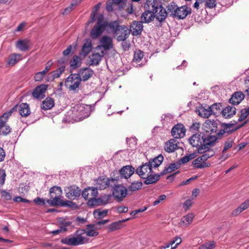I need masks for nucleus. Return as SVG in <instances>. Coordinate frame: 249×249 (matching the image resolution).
I'll return each mask as SVG.
<instances>
[{"mask_svg":"<svg viewBox=\"0 0 249 249\" xmlns=\"http://www.w3.org/2000/svg\"><path fill=\"white\" fill-rule=\"evenodd\" d=\"M191 9L186 5L178 7L175 17L178 19H184L188 15L191 14Z\"/></svg>","mask_w":249,"mask_h":249,"instance_id":"obj_21","label":"nucleus"},{"mask_svg":"<svg viewBox=\"0 0 249 249\" xmlns=\"http://www.w3.org/2000/svg\"><path fill=\"white\" fill-rule=\"evenodd\" d=\"M215 247V243L214 241L207 242L200 245L198 249H213Z\"/></svg>","mask_w":249,"mask_h":249,"instance_id":"obj_49","label":"nucleus"},{"mask_svg":"<svg viewBox=\"0 0 249 249\" xmlns=\"http://www.w3.org/2000/svg\"><path fill=\"white\" fill-rule=\"evenodd\" d=\"M142 22L141 21H133L130 26V33L134 36H137L141 34L143 30Z\"/></svg>","mask_w":249,"mask_h":249,"instance_id":"obj_17","label":"nucleus"},{"mask_svg":"<svg viewBox=\"0 0 249 249\" xmlns=\"http://www.w3.org/2000/svg\"><path fill=\"white\" fill-rule=\"evenodd\" d=\"M166 8L167 10H165V11L167 12V15L169 14L170 16L175 17L178 8V6L175 2H172L170 3L166 6Z\"/></svg>","mask_w":249,"mask_h":249,"instance_id":"obj_33","label":"nucleus"},{"mask_svg":"<svg viewBox=\"0 0 249 249\" xmlns=\"http://www.w3.org/2000/svg\"><path fill=\"white\" fill-rule=\"evenodd\" d=\"M244 97L245 95L243 92L237 91L233 94L229 99V102L234 105H238L244 99Z\"/></svg>","mask_w":249,"mask_h":249,"instance_id":"obj_25","label":"nucleus"},{"mask_svg":"<svg viewBox=\"0 0 249 249\" xmlns=\"http://www.w3.org/2000/svg\"><path fill=\"white\" fill-rule=\"evenodd\" d=\"M186 129L181 124H178L173 126L171 130V134L175 139H179L184 137Z\"/></svg>","mask_w":249,"mask_h":249,"instance_id":"obj_14","label":"nucleus"},{"mask_svg":"<svg viewBox=\"0 0 249 249\" xmlns=\"http://www.w3.org/2000/svg\"><path fill=\"white\" fill-rule=\"evenodd\" d=\"M144 7L145 11L141 16L142 22L149 23L155 18L160 22H162L167 17L165 9L157 0H146Z\"/></svg>","mask_w":249,"mask_h":249,"instance_id":"obj_1","label":"nucleus"},{"mask_svg":"<svg viewBox=\"0 0 249 249\" xmlns=\"http://www.w3.org/2000/svg\"><path fill=\"white\" fill-rule=\"evenodd\" d=\"M131 218L129 217L125 219H123L112 223L108 227L109 231H114L120 229L123 227L122 223L129 220Z\"/></svg>","mask_w":249,"mask_h":249,"instance_id":"obj_30","label":"nucleus"},{"mask_svg":"<svg viewBox=\"0 0 249 249\" xmlns=\"http://www.w3.org/2000/svg\"><path fill=\"white\" fill-rule=\"evenodd\" d=\"M127 189L122 185L115 186L113 190V196L119 201H121L127 195Z\"/></svg>","mask_w":249,"mask_h":249,"instance_id":"obj_12","label":"nucleus"},{"mask_svg":"<svg viewBox=\"0 0 249 249\" xmlns=\"http://www.w3.org/2000/svg\"><path fill=\"white\" fill-rule=\"evenodd\" d=\"M12 109H29V106L26 103H21L15 105Z\"/></svg>","mask_w":249,"mask_h":249,"instance_id":"obj_54","label":"nucleus"},{"mask_svg":"<svg viewBox=\"0 0 249 249\" xmlns=\"http://www.w3.org/2000/svg\"><path fill=\"white\" fill-rule=\"evenodd\" d=\"M85 110H69L63 121L65 122H71V121H80L89 116V111L85 115Z\"/></svg>","mask_w":249,"mask_h":249,"instance_id":"obj_6","label":"nucleus"},{"mask_svg":"<svg viewBox=\"0 0 249 249\" xmlns=\"http://www.w3.org/2000/svg\"><path fill=\"white\" fill-rule=\"evenodd\" d=\"M86 233L88 236L94 237L99 234L94 224L86 225V229H79L74 232L75 236L72 237H66L61 239V242L64 244L76 246L84 244L88 242V239L83 236Z\"/></svg>","mask_w":249,"mask_h":249,"instance_id":"obj_2","label":"nucleus"},{"mask_svg":"<svg viewBox=\"0 0 249 249\" xmlns=\"http://www.w3.org/2000/svg\"><path fill=\"white\" fill-rule=\"evenodd\" d=\"M195 111L199 116L203 118H208L213 113V110H195Z\"/></svg>","mask_w":249,"mask_h":249,"instance_id":"obj_41","label":"nucleus"},{"mask_svg":"<svg viewBox=\"0 0 249 249\" xmlns=\"http://www.w3.org/2000/svg\"><path fill=\"white\" fill-rule=\"evenodd\" d=\"M92 45L90 39H86L84 42L80 54L84 57L86 56L92 50Z\"/></svg>","mask_w":249,"mask_h":249,"instance_id":"obj_24","label":"nucleus"},{"mask_svg":"<svg viewBox=\"0 0 249 249\" xmlns=\"http://www.w3.org/2000/svg\"><path fill=\"white\" fill-rule=\"evenodd\" d=\"M194 167L196 168L202 169L205 167L210 166L211 164L209 162L203 161L200 157L197 158L193 162Z\"/></svg>","mask_w":249,"mask_h":249,"instance_id":"obj_31","label":"nucleus"},{"mask_svg":"<svg viewBox=\"0 0 249 249\" xmlns=\"http://www.w3.org/2000/svg\"><path fill=\"white\" fill-rule=\"evenodd\" d=\"M107 210H102V209H98L94 210L93 214L95 218L101 219L105 217L107 214Z\"/></svg>","mask_w":249,"mask_h":249,"instance_id":"obj_36","label":"nucleus"},{"mask_svg":"<svg viewBox=\"0 0 249 249\" xmlns=\"http://www.w3.org/2000/svg\"><path fill=\"white\" fill-rule=\"evenodd\" d=\"M142 186V181H133L131 185L128 186L127 189L128 191L134 192L140 190Z\"/></svg>","mask_w":249,"mask_h":249,"instance_id":"obj_39","label":"nucleus"},{"mask_svg":"<svg viewBox=\"0 0 249 249\" xmlns=\"http://www.w3.org/2000/svg\"><path fill=\"white\" fill-rule=\"evenodd\" d=\"M1 194L2 196L4 197V198L7 200H10L12 199V196L10 194L4 190L1 191Z\"/></svg>","mask_w":249,"mask_h":249,"instance_id":"obj_56","label":"nucleus"},{"mask_svg":"<svg viewBox=\"0 0 249 249\" xmlns=\"http://www.w3.org/2000/svg\"><path fill=\"white\" fill-rule=\"evenodd\" d=\"M136 171L135 168L131 165H126L123 166L119 170V174L121 178L128 179Z\"/></svg>","mask_w":249,"mask_h":249,"instance_id":"obj_18","label":"nucleus"},{"mask_svg":"<svg viewBox=\"0 0 249 249\" xmlns=\"http://www.w3.org/2000/svg\"><path fill=\"white\" fill-rule=\"evenodd\" d=\"M57 206L59 207H67L71 208H77V205L76 203L73 202L71 200H63L62 199L59 202Z\"/></svg>","mask_w":249,"mask_h":249,"instance_id":"obj_38","label":"nucleus"},{"mask_svg":"<svg viewBox=\"0 0 249 249\" xmlns=\"http://www.w3.org/2000/svg\"><path fill=\"white\" fill-rule=\"evenodd\" d=\"M200 123H195L193 124L192 125H191V126L190 127V130H191V131L195 132V131H196L198 130V129L200 128Z\"/></svg>","mask_w":249,"mask_h":249,"instance_id":"obj_58","label":"nucleus"},{"mask_svg":"<svg viewBox=\"0 0 249 249\" xmlns=\"http://www.w3.org/2000/svg\"><path fill=\"white\" fill-rule=\"evenodd\" d=\"M93 71L89 68L81 69L79 72L80 77H82V80L85 81L89 79L93 75Z\"/></svg>","mask_w":249,"mask_h":249,"instance_id":"obj_26","label":"nucleus"},{"mask_svg":"<svg viewBox=\"0 0 249 249\" xmlns=\"http://www.w3.org/2000/svg\"><path fill=\"white\" fill-rule=\"evenodd\" d=\"M117 212L119 213H125L128 212V209L126 206H119L117 208Z\"/></svg>","mask_w":249,"mask_h":249,"instance_id":"obj_59","label":"nucleus"},{"mask_svg":"<svg viewBox=\"0 0 249 249\" xmlns=\"http://www.w3.org/2000/svg\"><path fill=\"white\" fill-rule=\"evenodd\" d=\"M66 196L70 200L78 198L81 194V189L76 185H71L64 190Z\"/></svg>","mask_w":249,"mask_h":249,"instance_id":"obj_10","label":"nucleus"},{"mask_svg":"<svg viewBox=\"0 0 249 249\" xmlns=\"http://www.w3.org/2000/svg\"><path fill=\"white\" fill-rule=\"evenodd\" d=\"M198 176H194L188 179H187L185 181H183L180 184V186H183V185H187V184H189L191 181H193V180H194L195 179H196L197 178Z\"/></svg>","mask_w":249,"mask_h":249,"instance_id":"obj_61","label":"nucleus"},{"mask_svg":"<svg viewBox=\"0 0 249 249\" xmlns=\"http://www.w3.org/2000/svg\"><path fill=\"white\" fill-rule=\"evenodd\" d=\"M87 205L91 207L101 206L103 205V200L101 198H99V197H93L89 199L87 202Z\"/></svg>","mask_w":249,"mask_h":249,"instance_id":"obj_34","label":"nucleus"},{"mask_svg":"<svg viewBox=\"0 0 249 249\" xmlns=\"http://www.w3.org/2000/svg\"><path fill=\"white\" fill-rule=\"evenodd\" d=\"M201 107V109H220L221 107H222V109H232V107H230L229 106L225 107H222L221 103H215L211 106H207L206 105L203 106L202 105Z\"/></svg>","mask_w":249,"mask_h":249,"instance_id":"obj_40","label":"nucleus"},{"mask_svg":"<svg viewBox=\"0 0 249 249\" xmlns=\"http://www.w3.org/2000/svg\"><path fill=\"white\" fill-rule=\"evenodd\" d=\"M119 177H116L115 178L109 179L108 178L100 177L96 180V188L100 190H104L109 186L110 182H114L119 180Z\"/></svg>","mask_w":249,"mask_h":249,"instance_id":"obj_11","label":"nucleus"},{"mask_svg":"<svg viewBox=\"0 0 249 249\" xmlns=\"http://www.w3.org/2000/svg\"><path fill=\"white\" fill-rule=\"evenodd\" d=\"M100 43L101 45L97 46L96 48V49L103 48L105 50L107 51L113 47L112 40L108 36H103L100 39Z\"/></svg>","mask_w":249,"mask_h":249,"instance_id":"obj_20","label":"nucleus"},{"mask_svg":"<svg viewBox=\"0 0 249 249\" xmlns=\"http://www.w3.org/2000/svg\"><path fill=\"white\" fill-rule=\"evenodd\" d=\"M180 163H178V161L171 163L169 166L168 167V169L169 170V172L171 173L174 171L175 170L178 169L180 167Z\"/></svg>","mask_w":249,"mask_h":249,"instance_id":"obj_50","label":"nucleus"},{"mask_svg":"<svg viewBox=\"0 0 249 249\" xmlns=\"http://www.w3.org/2000/svg\"><path fill=\"white\" fill-rule=\"evenodd\" d=\"M152 173H150L145 177V180L144 181V183L146 185L156 183L158 182L160 178V175H159V174H154L152 175Z\"/></svg>","mask_w":249,"mask_h":249,"instance_id":"obj_28","label":"nucleus"},{"mask_svg":"<svg viewBox=\"0 0 249 249\" xmlns=\"http://www.w3.org/2000/svg\"><path fill=\"white\" fill-rule=\"evenodd\" d=\"M249 115V110H245V111L243 112L242 110H241V114L239 116L238 122H241L245 120L247 117Z\"/></svg>","mask_w":249,"mask_h":249,"instance_id":"obj_52","label":"nucleus"},{"mask_svg":"<svg viewBox=\"0 0 249 249\" xmlns=\"http://www.w3.org/2000/svg\"><path fill=\"white\" fill-rule=\"evenodd\" d=\"M205 127L207 128L205 133L209 134V132H216L218 129V124L216 121L207 120L205 123Z\"/></svg>","mask_w":249,"mask_h":249,"instance_id":"obj_22","label":"nucleus"},{"mask_svg":"<svg viewBox=\"0 0 249 249\" xmlns=\"http://www.w3.org/2000/svg\"><path fill=\"white\" fill-rule=\"evenodd\" d=\"M178 142L174 139H171L166 142L164 145V150L168 153H171L178 149Z\"/></svg>","mask_w":249,"mask_h":249,"instance_id":"obj_23","label":"nucleus"},{"mask_svg":"<svg viewBox=\"0 0 249 249\" xmlns=\"http://www.w3.org/2000/svg\"><path fill=\"white\" fill-rule=\"evenodd\" d=\"M195 157V154L194 153L190 154L188 155H186L185 156L180 159L178 161L180 163V165L182 164H184L190 160L193 159Z\"/></svg>","mask_w":249,"mask_h":249,"instance_id":"obj_43","label":"nucleus"},{"mask_svg":"<svg viewBox=\"0 0 249 249\" xmlns=\"http://www.w3.org/2000/svg\"><path fill=\"white\" fill-rule=\"evenodd\" d=\"M233 143V139L232 138L230 137L227 139V141H226L225 142L224 147L223 150H222L223 154L225 153V152L226 150H227L228 149H230L232 147Z\"/></svg>","mask_w":249,"mask_h":249,"instance_id":"obj_48","label":"nucleus"},{"mask_svg":"<svg viewBox=\"0 0 249 249\" xmlns=\"http://www.w3.org/2000/svg\"><path fill=\"white\" fill-rule=\"evenodd\" d=\"M163 159V156L161 154H160L153 159H150L148 162V164H149L152 168H157L161 164Z\"/></svg>","mask_w":249,"mask_h":249,"instance_id":"obj_27","label":"nucleus"},{"mask_svg":"<svg viewBox=\"0 0 249 249\" xmlns=\"http://www.w3.org/2000/svg\"><path fill=\"white\" fill-rule=\"evenodd\" d=\"M136 173L142 178H145L148 174L153 173L152 168L148 164V162H146L139 166L136 169Z\"/></svg>","mask_w":249,"mask_h":249,"instance_id":"obj_13","label":"nucleus"},{"mask_svg":"<svg viewBox=\"0 0 249 249\" xmlns=\"http://www.w3.org/2000/svg\"><path fill=\"white\" fill-rule=\"evenodd\" d=\"M237 124L236 121H231L230 123H220V130L215 135L217 139L221 138L225 134L228 136L235 132L234 125Z\"/></svg>","mask_w":249,"mask_h":249,"instance_id":"obj_8","label":"nucleus"},{"mask_svg":"<svg viewBox=\"0 0 249 249\" xmlns=\"http://www.w3.org/2000/svg\"><path fill=\"white\" fill-rule=\"evenodd\" d=\"M11 129L9 126L5 125V124L0 127V132L3 135H7L11 132Z\"/></svg>","mask_w":249,"mask_h":249,"instance_id":"obj_51","label":"nucleus"},{"mask_svg":"<svg viewBox=\"0 0 249 249\" xmlns=\"http://www.w3.org/2000/svg\"><path fill=\"white\" fill-rule=\"evenodd\" d=\"M190 143L193 147L196 148L198 153H203L208 150L209 146H214L217 137L215 135L207 134L203 132L193 135L189 139Z\"/></svg>","mask_w":249,"mask_h":249,"instance_id":"obj_3","label":"nucleus"},{"mask_svg":"<svg viewBox=\"0 0 249 249\" xmlns=\"http://www.w3.org/2000/svg\"><path fill=\"white\" fill-rule=\"evenodd\" d=\"M19 114L24 117H26L30 114V110H18Z\"/></svg>","mask_w":249,"mask_h":249,"instance_id":"obj_64","label":"nucleus"},{"mask_svg":"<svg viewBox=\"0 0 249 249\" xmlns=\"http://www.w3.org/2000/svg\"><path fill=\"white\" fill-rule=\"evenodd\" d=\"M42 109H52L54 106V101L51 97H47L42 102Z\"/></svg>","mask_w":249,"mask_h":249,"instance_id":"obj_35","label":"nucleus"},{"mask_svg":"<svg viewBox=\"0 0 249 249\" xmlns=\"http://www.w3.org/2000/svg\"><path fill=\"white\" fill-rule=\"evenodd\" d=\"M81 81L82 79L79 74H72L67 78L65 85L70 90H75L79 87Z\"/></svg>","mask_w":249,"mask_h":249,"instance_id":"obj_9","label":"nucleus"},{"mask_svg":"<svg viewBox=\"0 0 249 249\" xmlns=\"http://www.w3.org/2000/svg\"><path fill=\"white\" fill-rule=\"evenodd\" d=\"M21 57L20 53H12L9 56L7 63L10 66H14L21 59Z\"/></svg>","mask_w":249,"mask_h":249,"instance_id":"obj_29","label":"nucleus"},{"mask_svg":"<svg viewBox=\"0 0 249 249\" xmlns=\"http://www.w3.org/2000/svg\"><path fill=\"white\" fill-rule=\"evenodd\" d=\"M58 222L59 223L62 224L65 226H69L72 223V222L71 221H65V219L62 217L59 218Z\"/></svg>","mask_w":249,"mask_h":249,"instance_id":"obj_60","label":"nucleus"},{"mask_svg":"<svg viewBox=\"0 0 249 249\" xmlns=\"http://www.w3.org/2000/svg\"><path fill=\"white\" fill-rule=\"evenodd\" d=\"M6 177L5 172L3 169L0 170V185L2 186L5 181Z\"/></svg>","mask_w":249,"mask_h":249,"instance_id":"obj_55","label":"nucleus"},{"mask_svg":"<svg viewBox=\"0 0 249 249\" xmlns=\"http://www.w3.org/2000/svg\"><path fill=\"white\" fill-rule=\"evenodd\" d=\"M45 75L44 73L42 71L37 72L34 76V79L36 81H41Z\"/></svg>","mask_w":249,"mask_h":249,"instance_id":"obj_53","label":"nucleus"},{"mask_svg":"<svg viewBox=\"0 0 249 249\" xmlns=\"http://www.w3.org/2000/svg\"><path fill=\"white\" fill-rule=\"evenodd\" d=\"M104 53L102 51L101 54L99 53H93L90 56V64L97 65L101 61V58L104 56Z\"/></svg>","mask_w":249,"mask_h":249,"instance_id":"obj_32","label":"nucleus"},{"mask_svg":"<svg viewBox=\"0 0 249 249\" xmlns=\"http://www.w3.org/2000/svg\"><path fill=\"white\" fill-rule=\"evenodd\" d=\"M48 86L41 84L37 86L33 90L32 95L36 99H42L45 97V93L47 90Z\"/></svg>","mask_w":249,"mask_h":249,"instance_id":"obj_19","label":"nucleus"},{"mask_svg":"<svg viewBox=\"0 0 249 249\" xmlns=\"http://www.w3.org/2000/svg\"><path fill=\"white\" fill-rule=\"evenodd\" d=\"M109 28L117 36L118 41H124L129 36L130 31L125 25H120L117 21L110 22Z\"/></svg>","mask_w":249,"mask_h":249,"instance_id":"obj_5","label":"nucleus"},{"mask_svg":"<svg viewBox=\"0 0 249 249\" xmlns=\"http://www.w3.org/2000/svg\"><path fill=\"white\" fill-rule=\"evenodd\" d=\"M194 217V214L193 213H190L184 216L181 219V221L184 223L189 225L192 222Z\"/></svg>","mask_w":249,"mask_h":249,"instance_id":"obj_47","label":"nucleus"},{"mask_svg":"<svg viewBox=\"0 0 249 249\" xmlns=\"http://www.w3.org/2000/svg\"><path fill=\"white\" fill-rule=\"evenodd\" d=\"M143 52L140 50H136L134 52V58L133 61L136 62H139L143 57Z\"/></svg>","mask_w":249,"mask_h":249,"instance_id":"obj_42","label":"nucleus"},{"mask_svg":"<svg viewBox=\"0 0 249 249\" xmlns=\"http://www.w3.org/2000/svg\"><path fill=\"white\" fill-rule=\"evenodd\" d=\"M81 194L85 199L89 200L93 197H97L98 193L97 188L89 187L85 188Z\"/></svg>","mask_w":249,"mask_h":249,"instance_id":"obj_15","label":"nucleus"},{"mask_svg":"<svg viewBox=\"0 0 249 249\" xmlns=\"http://www.w3.org/2000/svg\"><path fill=\"white\" fill-rule=\"evenodd\" d=\"M221 114L225 119L231 118L236 114V110H222Z\"/></svg>","mask_w":249,"mask_h":249,"instance_id":"obj_45","label":"nucleus"},{"mask_svg":"<svg viewBox=\"0 0 249 249\" xmlns=\"http://www.w3.org/2000/svg\"><path fill=\"white\" fill-rule=\"evenodd\" d=\"M13 110H10L9 111L4 113L0 117V127L5 124L8 118L11 115Z\"/></svg>","mask_w":249,"mask_h":249,"instance_id":"obj_44","label":"nucleus"},{"mask_svg":"<svg viewBox=\"0 0 249 249\" xmlns=\"http://www.w3.org/2000/svg\"><path fill=\"white\" fill-rule=\"evenodd\" d=\"M17 48L19 50L25 52L31 49L32 44L31 40L29 39L18 40L15 45Z\"/></svg>","mask_w":249,"mask_h":249,"instance_id":"obj_16","label":"nucleus"},{"mask_svg":"<svg viewBox=\"0 0 249 249\" xmlns=\"http://www.w3.org/2000/svg\"><path fill=\"white\" fill-rule=\"evenodd\" d=\"M101 4V3L99 2L94 6L93 9L90 14V21H89V22H93V21H94L95 17L98 11L100 8Z\"/></svg>","mask_w":249,"mask_h":249,"instance_id":"obj_46","label":"nucleus"},{"mask_svg":"<svg viewBox=\"0 0 249 249\" xmlns=\"http://www.w3.org/2000/svg\"><path fill=\"white\" fill-rule=\"evenodd\" d=\"M50 199L46 202L51 206H57L62 200L60 198L62 195V189L58 186H54L50 189Z\"/></svg>","mask_w":249,"mask_h":249,"instance_id":"obj_7","label":"nucleus"},{"mask_svg":"<svg viewBox=\"0 0 249 249\" xmlns=\"http://www.w3.org/2000/svg\"><path fill=\"white\" fill-rule=\"evenodd\" d=\"M192 205V201L190 199H187L186 200L183 205V208L185 209V211H187L188 210L190 207Z\"/></svg>","mask_w":249,"mask_h":249,"instance_id":"obj_62","label":"nucleus"},{"mask_svg":"<svg viewBox=\"0 0 249 249\" xmlns=\"http://www.w3.org/2000/svg\"><path fill=\"white\" fill-rule=\"evenodd\" d=\"M110 22L105 19L103 14H100L97 18V22L90 32V36L93 39L98 38L106 30L109 28Z\"/></svg>","mask_w":249,"mask_h":249,"instance_id":"obj_4","label":"nucleus"},{"mask_svg":"<svg viewBox=\"0 0 249 249\" xmlns=\"http://www.w3.org/2000/svg\"><path fill=\"white\" fill-rule=\"evenodd\" d=\"M82 63V60L78 55L73 56L72 59L70 61V64L71 67L73 69H76L79 67Z\"/></svg>","mask_w":249,"mask_h":249,"instance_id":"obj_37","label":"nucleus"},{"mask_svg":"<svg viewBox=\"0 0 249 249\" xmlns=\"http://www.w3.org/2000/svg\"><path fill=\"white\" fill-rule=\"evenodd\" d=\"M34 202L37 205H40L41 206H44L45 205L44 200L38 197L34 199Z\"/></svg>","mask_w":249,"mask_h":249,"instance_id":"obj_63","label":"nucleus"},{"mask_svg":"<svg viewBox=\"0 0 249 249\" xmlns=\"http://www.w3.org/2000/svg\"><path fill=\"white\" fill-rule=\"evenodd\" d=\"M240 209H241V211L243 212V211L246 210L247 208L249 207V199L246 200L245 202L242 203L240 206Z\"/></svg>","mask_w":249,"mask_h":249,"instance_id":"obj_57","label":"nucleus"}]
</instances>
